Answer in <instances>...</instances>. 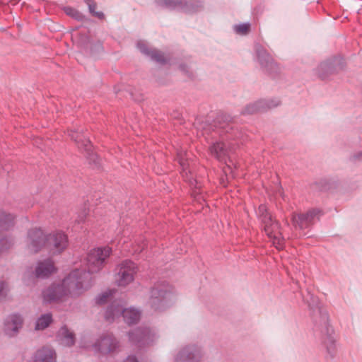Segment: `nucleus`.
Here are the masks:
<instances>
[{
	"mask_svg": "<svg viewBox=\"0 0 362 362\" xmlns=\"http://www.w3.org/2000/svg\"><path fill=\"white\" fill-rule=\"evenodd\" d=\"M326 334L323 337L322 342L325 346L327 352L333 354L336 349V340L333 336V329L329 326L326 325Z\"/></svg>",
	"mask_w": 362,
	"mask_h": 362,
	"instance_id": "obj_22",
	"label": "nucleus"
},
{
	"mask_svg": "<svg viewBox=\"0 0 362 362\" xmlns=\"http://www.w3.org/2000/svg\"><path fill=\"white\" fill-rule=\"evenodd\" d=\"M237 145L229 140L220 141L213 143L209 147L211 156L216 159L226 163L227 168L230 166L228 163L233 164L232 155L236 149Z\"/></svg>",
	"mask_w": 362,
	"mask_h": 362,
	"instance_id": "obj_8",
	"label": "nucleus"
},
{
	"mask_svg": "<svg viewBox=\"0 0 362 362\" xmlns=\"http://www.w3.org/2000/svg\"><path fill=\"white\" fill-rule=\"evenodd\" d=\"M79 346L82 349L97 354H107L115 351L119 348V341L112 334L108 333L103 334L97 338L84 334L81 337Z\"/></svg>",
	"mask_w": 362,
	"mask_h": 362,
	"instance_id": "obj_5",
	"label": "nucleus"
},
{
	"mask_svg": "<svg viewBox=\"0 0 362 362\" xmlns=\"http://www.w3.org/2000/svg\"><path fill=\"white\" fill-rule=\"evenodd\" d=\"M23 323V317L18 313L8 315L4 322V332L8 337L16 336L22 328Z\"/></svg>",
	"mask_w": 362,
	"mask_h": 362,
	"instance_id": "obj_13",
	"label": "nucleus"
},
{
	"mask_svg": "<svg viewBox=\"0 0 362 362\" xmlns=\"http://www.w3.org/2000/svg\"><path fill=\"white\" fill-rule=\"evenodd\" d=\"M64 11L66 15L71 16L72 18H74L78 21L82 20V18H83V15L80 12H78L77 10H76L75 8H74L72 7H69V6L64 7Z\"/></svg>",
	"mask_w": 362,
	"mask_h": 362,
	"instance_id": "obj_29",
	"label": "nucleus"
},
{
	"mask_svg": "<svg viewBox=\"0 0 362 362\" xmlns=\"http://www.w3.org/2000/svg\"><path fill=\"white\" fill-rule=\"evenodd\" d=\"M136 47L142 54L150 57L156 62L160 64L166 63L167 60L163 54L156 49L149 47L145 41H139L136 43Z\"/></svg>",
	"mask_w": 362,
	"mask_h": 362,
	"instance_id": "obj_14",
	"label": "nucleus"
},
{
	"mask_svg": "<svg viewBox=\"0 0 362 362\" xmlns=\"http://www.w3.org/2000/svg\"><path fill=\"white\" fill-rule=\"evenodd\" d=\"M69 136L71 139L74 140L78 144V146L81 144V146H83L86 150H89L90 146V142L88 140L86 139L81 133L71 131Z\"/></svg>",
	"mask_w": 362,
	"mask_h": 362,
	"instance_id": "obj_26",
	"label": "nucleus"
},
{
	"mask_svg": "<svg viewBox=\"0 0 362 362\" xmlns=\"http://www.w3.org/2000/svg\"><path fill=\"white\" fill-rule=\"evenodd\" d=\"M52 322V315L51 313L43 314L37 318L35 329L36 330H43L47 328Z\"/></svg>",
	"mask_w": 362,
	"mask_h": 362,
	"instance_id": "obj_23",
	"label": "nucleus"
},
{
	"mask_svg": "<svg viewBox=\"0 0 362 362\" xmlns=\"http://www.w3.org/2000/svg\"><path fill=\"white\" fill-rule=\"evenodd\" d=\"M16 216L2 209H0V231H8L15 224Z\"/></svg>",
	"mask_w": 362,
	"mask_h": 362,
	"instance_id": "obj_19",
	"label": "nucleus"
},
{
	"mask_svg": "<svg viewBox=\"0 0 362 362\" xmlns=\"http://www.w3.org/2000/svg\"><path fill=\"white\" fill-rule=\"evenodd\" d=\"M6 3H13V4L18 2L20 0H4Z\"/></svg>",
	"mask_w": 362,
	"mask_h": 362,
	"instance_id": "obj_35",
	"label": "nucleus"
},
{
	"mask_svg": "<svg viewBox=\"0 0 362 362\" xmlns=\"http://www.w3.org/2000/svg\"><path fill=\"white\" fill-rule=\"evenodd\" d=\"M202 349L196 345L181 349L175 356L174 362H198L202 358Z\"/></svg>",
	"mask_w": 362,
	"mask_h": 362,
	"instance_id": "obj_11",
	"label": "nucleus"
},
{
	"mask_svg": "<svg viewBox=\"0 0 362 362\" xmlns=\"http://www.w3.org/2000/svg\"><path fill=\"white\" fill-rule=\"evenodd\" d=\"M188 181L190 182V184H191L192 185H194L195 187H197V188H199V187H200L199 186H197V180H194V179H189V180H188Z\"/></svg>",
	"mask_w": 362,
	"mask_h": 362,
	"instance_id": "obj_34",
	"label": "nucleus"
},
{
	"mask_svg": "<svg viewBox=\"0 0 362 362\" xmlns=\"http://www.w3.org/2000/svg\"><path fill=\"white\" fill-rule=\"evenodd\" d=\"M115 293V290H107L100 295H98L95 298V302L97 304L102 305L107 301H108L111 297L112 296L113 293Z\"/></svg>",
	"mask_w": 362,
	"mask_h": 362,
	"instance_id": "obj_27",
	"label": "nucleus"
},
{
	"mask_svg": "<svg viewBox=\"0 0 362 362\" xmlns=\"http://www.w3.org/2000/svg\"><path fill=\"white\" fill-rule=\"evenodd\" d=\"M58 342L64 346H71L75 342V335L66 326L62 327L57 334Z\"/></svg>",
	"mask_w": 362,
	"mask_h": 362,
	"instance_id": "obj_16",
	"label": "nucleus"
},
{
	"mask_svg": "<svg viewBox=\"0 0 362 362\" xmlns=\"http://www.w3.org/2000/svg\"><path fill=\"white\" fill-rule=\"evenodd\" d=\"M9 291L8 284L4 281H0V300H5L7 298Z\"/></svg>",
	"mask_w": 362,
	"mask_h": 362,
	"instance_id": "obj_30",
	"label": "nucleus"
},
{
	"mask_svg": "<svg viewBox=\"0 0 362 362\" xmlns=\"http://www.w3.org/2000/svg\"><path fill=\"white\" fill-rule=\"evenodd\" d=\"M177 160L182 168V173L183 176H186L187 177L188 173H191L189 169V164L187 161V154L186 152L182 151H180L177 152Z\"/></svg>",
	"mask_w": 362,
	"mask_h": 362,
	"instance_id": "obj_24",
	"label": "nucleus"
},
{
	"mask_svg": "<svg viewBox=\"0 0 362 362\" xmlns=\"http://www.w3.org/2000/svg\"><path fill=\"white\" fill-rule=\"evenodd\" d=\"M124 362H138V360L137 358H136V356H129L124 361Z\"/></svg>",
	"mask_w": 362,
	"mask_h": 362,
	"instance_id": "obj_32",
	"label": "nucleus"
},
{
	"mask_svg": "<svg viewBox=\"0 0 362 362\" xmlns=\"http://www.w3.org/2000/svg\"><path fill=\"white\" fill-rule=\"evenodd\" d=\"M250 23H241L238 25H235L233 26L234 31L241 35H245L247 34L250 31Z\"/></svg>",
	"mask_w": 362,
	"mask_h": 362,
	"instance_id": "obj_28",
	"label": "nucleus"
},
{
	"mask_svg": "<svg viewBox=\"0 0 362 362\" xmlns=\"http://www.w3.org/2000/svg\"><path fill=\"white\" fill-rule=\"evenodd\" d=\"M257 214L270 242L277 250H282L284 247L285 240L282 236L279 221L273 218L264 204L259 205Z\"/></svg>",
	"mask_w": 362,
	"mask_h": 362,
	"instance_id": "obj_3",
	"label": "nucleus"
},
{
	"mask_svg": "<svg viewBox=\"0 0 362 362\" xmlns=\"http://www.w3.org/2000/svg\"><path fill=\"white\" fill-rule=\"evenodd\" d=\"M175 300L173 287L163 281L153 286L150 291L147 306L154 313L164 311Z\"/></svg>",
	"mask_w": 362,
	"mask_h": 362,
	"instance_id": "obj_4",
	"label": "nucleus"
},
{
	"mask_svg": "<svg viewBox=\"0 0 362 362\" xmlns=\"http://www.w3.org/2000/svg\"><path fill=\"white\" fill-rule=\"evenodd\" d=\"M109 246L98 247L91 250L87 255L88 272L74 269L65 277L61 284L52 285L42 292L46 303L64 301L69 298L82 295L93 285L92 274L100 272L112 254Z\"/></svg>",
	"mask_w": 362,
	"mask_h": 362,
	"instance_id": "obj_1",
	"label": "nucleus"
},
{
	"mask_svg": "<svg viewBox=\"0 0 362 362\" xmlns=\"http://www.w3.org/2000/svg\"><path fill=\"white\" fill-rule=\"evenodd\" d=\"M337 59L328 60L319 64L316 69L317 74L322 78H325L329 74L337 70L336 67Z\"/></svg>",
	"mask_w": 362,
	"mask_h": 362,
	"instance_id": "obj_20",
	"label": "nucleus"
},
{
	"mask_svg": "<svg viewBox=\"0 0 362 362\" xmlns=\"http://www.w3.org/2000/svg\"><path fill=\"white\" fill-rule=\"evenodd\" d=\"M55 360V351L48 347H43L37 350L34 356L35 362H54Z\"/></svg>",
	"mask_w": 362,
	"mask_h": 362,
	"instance_id": "obj_18",
	"label": "nucleus"
},
{
	"mask_svg": "<svg viewBox=\"0 0 362 362\" xmlns=\"http://www.w3.org/2000/svg\"><path fill=\"white\" fill-rule=\"evenodd\" d=\"M144 244H143V245H139L138 246V247H136V249H134L133 250V252L134 253H136V252H141L143 250H144Z\"/></svg>",
	"mask_w": 362,
	"mask_h": 362,
	"instance_id": "obj_33",
	"label": "nucleus"
},
{
	"mask_svg": "<svg viewBox=\"0 0 362 362\" xmlns=\"http://www.w3.org/2000/svg\"><path fill=\"white\" fill-rule=\"evenodd\" d=\"M13 245V239L11 236L0 234V255L6 252Z\"/></svg>",
	"mask_w": 362,
	"mask_h": 362,
	"instance_id": "obj_25",
	"label": "nucleus"
},
{
	"mask_svg": "<svg viewBox=\"0 0 362 362\" xmlns=\"http://www.w3.org/2000/svg\"><path fill=\"white\" fill-rule=\"evenodd\" d=\"M280 103L278 99H262L250 103L243 110V115H252L277 107Z\"/></svg>",
	"mask_w": 362,
	"mask_h": 362,
	"instance_id": "obj_12",
	"label": "nucleus"
},
{
	"mask_svg": "<svg viewBox=\"0 0 362 362\" xmlns=\"http://www.w3.org/2000/svg\"><path fill=\"white\" fill-rule=\"evenodd\" d=\"M26 245L30 252H37L43 247H46L50 253L57 255L66 248L68 238L61 231L45 235L40 228H34L28 233Z\"/></svg>",
	"mask_w": 362,
	"mask_h": 362,
	"instance_id": "obj_2",
	"label": "nucleus"
},
{
	"mask_svg": "<svg viewBox=\"0 0 362 362\" xmlns=\"http://www.w3.org/2000/svg\"><path fill=\"white\" fill-rule=\"evenodd\" d=\"M128 335L132 343L139 346L149 344L156 337V333L148 327L136 328L129 332Z\"/></svg>",
	"mask_w": 362,
	"mask_h": 362,
	"instance_id": "obj_10",
	"label": "nucleus"
},
{
	"mask_svg": "<svg viewBox=\"0 0 362 362\" xmlns=\"http://www.w3.org/2000/svg\"><path fill=\"white\" fill-rule=\"evenodd\" d=\"M115 281L119 286L125 287L134 281L138 272L137 265L131 260H124L117 268Z\"/></svg>",
	"mask_w": 362,
	"mask_h": 362,
	"instance_id": "obj_7",
	"label": "nucleus"
},
{
	"mask_svg": "<svg viewBox=\"0 0 362 362\" xmlns=\"http://www.w3.org/2000/svg\"><path fill=\"white\" fill-rule=\"evenodd\" d=\"M88 8H89V11L90 12L95 16L99 18H102L103 17V13L102 12H96L95 11V4H91V3H88Z\"/></svg>",
	"mask_w": 362,
	"mask_h": 362,
	"instance_id": "obj_31",
	"label": "nucleus"
},
{
	"mask_svg": "<svg viewBox=\"0 0 362 362\" xmlns=\"http://www.w3.org/2000/svg\"><path fill=\"white\" fill-rule=\"evenodd\" d=\"M256 52L257 61L263 68L269 71L274 67V64L272 57L264 48L257 47Z\"/></svg>",
	"mask_w": 362,
	"mask_h": 362,
	"instance_id": "obj_21",
	"label": "nucleus"
},
{
	"mask_svg": "<svg viewBox=\"0 0 362 362\" xmlns=\"http://www.w3.org/2000/svg\"><path fill=\"white\" fill-rule=\"evenodd\" d=\"M322 211L318 209H312L305 213L293 214L292 223L295 228L300 230L310 227L316 219H319Z\"/></svg>",
	"mask_w": 362,
	"mask_h": 362,
	"instance_id": "obj_9",
	"label": "nucleus"
},
{
	"mask_svg": "<svg viewBox=\"0 0 362 362\" xmlns=\"http://www.w3.org/2000/svg\"><path fill=\"white\" fill-rule=\"evenodd\" d=\"M122 316L125 322L129 325L137 322L141 317V311L133 307L124 308V303L122 300L113 301L106 309L105 318L108 322Z\"/></svg>",
	"mask_w": 362,
	"mask_h": 362,
	"instance_id": "obj_6",
	"label": "nucleus"
},
{
	"mask_svg": "<svg viewBox=\"0 0 362 362\" xmlns=\"http://www.w3.org/2000/svg\"><path fill=\"white\" fill-rule=\"evenodd\" d=\"M158 6L168 9H181L186 12L193 11L188 6L187 0H156Z\"/></svg>",
	"mask_w": 362,
	"mask_h": 362,
	"instance_id": "obj_15",
	"label": "nucleus"
},
{
	"mask_svg": "<svg viewBox=\"0 0 362 362\" xmlns=\"http://www.w3.org/2000/svg\"><path fill=\"white\" fill-rule=\"evenodd\" d=\"M56 268L50 259L40 262L35 269V275L38 278H46L54 272Z\"/></svg>",
	"mask_w": 362,
	"mask_h": 362,
	"instance_id": "obj_17",
	"label": "nucleus"
}]
</instances>
